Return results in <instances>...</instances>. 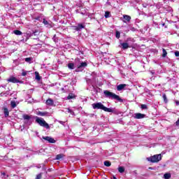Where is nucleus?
<instances>
[{
  "label": "nucleus",
  "instance_id": "nucleus-1",
  "mask_svg": "<svg viewBox=\"0 0 179 179\" xmlns=\"http://www.w3.org/2000/svg\"><path fill=\"white\" fill-rule=\"evenodd\" d=\"M103 94L105 97L108 99H112V100H117V101H119L120 103H124V99H121V97L113 92H111L108 90H104Z\"/></svg>",
  "mask_w": 179,
  "mask_h": 179
},
{
  "label": "nucleus",
  "instance_id": "nucleus-2",
  "mask_svg": "<svg viewBox=\"0 0 179 179\" xmlns=\"http://www.w3.org/2000/svg\"><path fill=\"white\" fill-rule=\"evenodd\" d=\"M92 107L94 110H96H96H103L106 113H114V110L104 106V105H103V103H101V102L93 103Z\"/></svg>",
  "mask_w": 179,
  "mask_h": 179
},
{
  "label": "nucleus",
  "instance_id": "nucleus-3",
  "mask_svg": "<svg viewBox=\"0 0 179 179\" xmlns=\"http://www.w3.org/2000/svg\"><path fill=\"white\" fill-rule=\"evenodd\" d=\"M147 160L151 163H159V162L162 160V154L151 156L150 157L147 158Z\"/></svg>",
  "mask_w": 179,
  "mask_h": 179
},
{
  "label": "nucleus",
  "instance_id": "nucleus-4",
  "mask_svg": "<svg viewBox=\"0 0 179 179\" xmlns=\"http://www.w3.org/2000/svg\"><path fill=\"white\" fill-rule=\"evenodd\" d=\"M36 122H37V124H38L41 127H43L44 128H46V129H50V125L48 123L45 122V120L43 119L36 117Z\"/></svg>",
  "mask_w": 179,
  "mask_h": 179
},
{
  "label": "nucleus",
  "instance_id": "nucleus-5",
  "mask_svg": "<svg viewBox=\"0 0 179 179\" xmlns=\"http://www.w3.org/2000/svg\"><path fill=\"white\" fill-rule=\"evenodd\" d=\"M8 82L11 83H20V80H19L15 77H10L9 79H8Z\"/></svg>",
  "mask_w": 179,
  "mask_h": 179
},
{
  "label": "nucleus",
  "instance_id": "nucleus-6",
  "mask_svg": "<svg viewBox=\"0 0 179 179\" xmlns=\"http://www.w3.org/2000/svg\"><path fill=\"white\" fill-rule=\"evenodd\" d=\"M146 117V115L142 114V113H136L134 118L136 120H142L143 118H145Z\"/></svg>",
  "mask_w": 179,
  "mask_h": 179
},
{
  "label": "nucleus",
  "instance_id": "nucleus-7",
  "mask_svg": "<svg viewBox=\"0 0 179 179\" xmlns=\"http://www.w3.org/2000/svg\"><path fill=\"white\" fill-rule=\"evenodd\" d=\"M82 29H85L83 24H78V26L74 27V30H76V31H79L80 30H82Z\"/></svg>",
  "mask_w": 179,
  "mask_h": 179
},
{
  "label": "nucleus",
  "instance_id": "nucleus-8",
  "mask_svg": "<svg viewBox=\"0 0 179 179\" xmlns=\"http://www.w3.org/2000/svg\"><path fill=\"white\" fill-rule=\"evenodd\" d=\"M86 66H87V62H82L81 63H80V64L77 65V68L78 69H80L82 68H86Z\"/></svg>",
  "mask_w": 179,
  "mask_h": 179
},
{
  "label": "nucleus",
  "instance_id": "nucleus-9",
  "mask_svg": "<svg viewBox=\"0 0 179 179\" xmlns=\"http://www.w3.org/2000/svg\"><path fill=\"white\" fill-rule=\"evenodd\" d=\"M127 87V84H120L117 86V92H121L123 89H124Z\"/></svg>",
  "mask_w": 179,
  "mask_h": 179
},
{
  "label": "nucleus",
  "instance_id": "nucleus-10",
  "mask_svg": "<svg viewBox=\"0 0 179 179\" xmlns=\"http://www.w3.org/2000/svg\"><path fill=\"white\" fill-rule=\"evenodd\" d=\"M43 24H45V26H46V27H48V29H51V27H52V25L50 22H48V21H47L45 18H43Z\"/></svg>",
  "mask_w": 179,
  "mask_h": 179
},
{
  "label": "nucleus",
  "instance_id": "nucleus-11",
  "mask_svg": "<svg viewBox=\"0 0 179 179\" xmlns=\"http://www.w3.org/2000/svg\"><path fill=\"white\" fill-rule=\"evenodd\" d=\"M121 45L123 50H128V48H129V45L128 44V43H121Z\"/></svg>",
  "mask_w": 179,
  "mask_h": 179
},
{
  "label": "nucleus",
  "instance_id": "nucleus-12",
  "mask_svg": "<svg viewBox=\"0 0 179 179\" xmlns=\"http://www.w3.org/2000/svg\"><path fill=\"white\" fill-rule=\"evenodd\" d=\"M72 99H76V95H75V94L73 93L69 94L67 96V100H71Z\"/></svg>",
  "mask_w": 179,
  "mask_h": 179
},
{
  "label": "nucleus",
  "instance_id": "nucleus-13",
  "mask_svg": "<svg viewBox=\"0 0 179 179\" xmlns=\"http://www.w3.org/2000/svg\"><path fill=\"white\" fill-rule=\"evenodd\" d=\"M46 104H47V106H53L54 105V100L49 98L46 101Z\"/></svg>",
  "mask_w": 179,
  "mask_h": 179
},
{
  "label": "nucleus",
  "instance_id": "nucleus-14",
  "mask_svg": "<svg viewBox=\"0 0 179 179\" xmlns=\"http://www.w3.org/2000/svg\"><path fill=\"white\" fill-rule=\"evenodd\" d=\"M3 113H4V117L7 118V117H9V110L7 108H3Z\"/></svg>",
  "mask_w": 179,
  "mask_h": 179
},
{
  "label": "nucleus",
  "instance_id": "nucleus-15",
  "mask_svg": "<svg viewBox=\"0 0 179 179\" xmlns=\"http://www.w3.org/2000/svg\"><path fill=\"white\" fill-rule=\"evenodd\" d=\"M22 118L27 121H29V120L31 119V117L29 115L24 114L22 115Z\"/></svg>",
  "mask_w": 179,
  "mask_h": 179
},
{
  "label": "nucleus",
  "instance_id": "nucleus-16",
  "mask_svg": "<svg viewBox=\"0 0 179 179\" xmlns=\"http://www.w3.org/2000/svg\"><path fill=\"white\" fill-rule=\"evenodd\" d=\"M123 18L124 19V20H126L127 22H131V16L128 15H123Z\"/></svg>",
  "mask_w": 179,
  "mask_h": 179
},
{
  "label": "nucleus",
  "instance_id": "nucleus-17",
  "mask_svg": "<svg viewBox=\"0 0 179 179\" xmlns=\"http://www.w3.org/2000/svg\"><path fill=\"white\" fill-rule=\"evenodd\" d=\"M14 34L16 36H22V33L20 30H14L13 31Z\"/></svg>",
  "mask_w": 179,
  "mask_h": 179
},
{
  "label": "nucleus",
  "instance_id": "nucleus-18",
  "mask_svg": "<svg viewBox=\"0 0 179 179\" xmlns=\"http://www.w3.org/2000/svg\"><path fill=\"white\" fill-rule=\"evenodd\" d=\"M64 156V154H59L56 156V160H61Z\"/></svg>",
  "mask_w": 179,
  "mask_h": 179
},
{
  "label": "nucleus",
  "instance_id": "nucleus-19",
  "mask_svg": "<svg viewBox=\"0 0 179 179\" xmlns=\"http://www.w3.org/2000/svg\"><path fill=\"white\" fill-rule=\"evenodd\" d=\"M32 34H33L34 36H40V31H39L38 29H35V30L33 31Z\"/></svg>",
  "mask_w": 179,
  "mask_h": 179
},
{
  "label": "nucleus",
  "instance_id": "nucleus-20",
  "mask_svg": "<svg viewBox=\"0 0 179 179\" xmlns=\"http://www.w3.org/2000/svg\"><path fill=\"white\" fill-rule=\"evenodd\" d=\"M35 75H36V80H41V76H40V74H38V72L36 71Z\"/></svg>",
  "mask_w": 179,
  "mask_h": 179
},
{
  "label": "nucleus",
  "instance_id": "nucleus-21",
  "mask_svg": "<svg viewBox=\"0 0 179 179\" xmlns=\"http://www.w3.org/2000/svg\"><path fill=\"white\" fill-rule=\"evenodd\" d=\"M162 57L163 58H166L167 57V51H166V49L163 48L162 49Z\"/></svg>",
  "mask_w": 179,
  "mask_h": 179
},
{
  "label": "nucleus",
  "instance_id": "nucleus-22",
  "mask_svg": "<svg viewBox=\"0 0 179 179\" xmlns=\"http://www.w3.org/2000/svg\"><path fill=\"white\" fill-rule=\"evenodd\" d=\"M68 68L69 69H73V68H75V64L73 63H69Z\"/></svg>",
  "mask_w": 179,
  "mask_h": 179
},
{
  "label": "nucleus",
  "instance_id": "nucleus-23",
  "mask_svg": "<svg viewBox=\"0 0 179 179\" xmlns=\"http://www.w3.org/2000/svg\"><path fill=\"white\" fill-rule=\"evenodd\" d=\"M162 97H163V99H164V103H169V100H167V96L166 95V94H162Z\"/></svg>",
  "mask_w": 179,
  "mask_h": 179
},
{
  "label": "nucleus",
  "instance_id": "nucleus-24",
  "mask_svg": "<svg viewBox=\"0 0 179 179\" xmlns=\"http://www.w3.org/2000/svg\"><path fill=\"white\" fill-rule=\"evenodd\" d=\"M104 166H106V167H110V166H111V162L109 161H105L103 162Z\"/></svg>",
  "mask_w": 179,
  "mask_h": 179
},
{
  "label": "nucleus",
  "instance_id": "nucleus-25",
  "mask_svg": "<svg viewBox=\"0 0 179 179\" xmlns=\"http://www.w3.org/2000/svg\"><path fill=\"white\" fill-rule=\"evenodd\" d=\"M118 171L119 173H124L125 171V168H124V166H119Z\"/></svg>",
  "mask_w": 179,
  "mask_h": 179
},
{
  "label": "nucleus",
  "instance_id": "nucleus-26",
  "mask_svg": "<svg viewBox=\"0 0 179 179\" xmlns=\"http://www.w3.org/2000/svg\"><path fill=\"white\" fill-rule=\"evenodd\" d=\"M164 178L165 179L171 178V174H170V173H165V174L164 175Z\"/></svg>",
  "mask_w": 179,
  "mask_h": 179
},
{
  "label": "nucleus",
  "instance_id": "nucleus-27",
  "mask_svg": "<svg viewBox=\"0 0 179 179\" xmlns=\"http://www.w3.org/2000/svg\"><path fill=\"white\" fill-rule=\"evenodd\" d=\"M38 115H41V117H44L47 115V112H38Z\"/></svg>",
  "mask_w": 179,
  "mask_h": 179
},
{
  "label": "nucleus",
  "instance_id": "nucleus-28",
  "mask_svg": "<svg viewBox=\"0 0 179 179\" xmlns=\"http://www.w3.org/2000/svg\"><path fill=\"white\" fill-rule=\"evenodd\" d=\"M48 142L49 143H55V139H54L53 138L50 137Z\"/></svg>",
  "mask_w": 179,
  "mask_h": 179
},
{
  "label": "nucleus",
  "instance_id": "nucleus-29",
  "mask_svg": "<svg viewBox=\"0 0 179 179\" xmlns=\"http://www.w3.org/2000/svg\"><path fill=\"white\" fill-rule=\"evenodd\" d=\"M32 59H33V58H31V57H27V58H25V62H29V64H31Z\"/></svg>",
  "mask_w": 179,
  "mask_h": 179
},
{
  "label": "nucleus",
  "instance_id": "nucleus-30",
  "mask_svg": "<svg viewBox=\"0 0 179 179\" xmlns=\"http://www.w3.org/2000/svg\"><path fill=\"white\" fill-rule=\"evenodd\" d=\"M10 104H11V108H15L16 107V102L15 101H12L10 102Z\"/></svg>",
  "mask_w": 179,
  "mask_h": 179
},
{
  "label": "nucleus",
  "instance_id": "nucleus-31",
  "mask_svg": "<svg viewBox=\"0 0 179 179\" xmlns=\"http://www.w3.org/2000/svg\"><path fill=\"white\" fill-rule=\"evenodd\" d=\"M105 17H106V19H108V17H110V12L109 11L105 12Z\"/></svg>",
  "mask_w": 179,
  "mask_h": 179
},
{
  "label": "nucleus",
  "instance_id": "nucleus-32",
  "mask_svg": "<svg viewBox=\"0 0 179 179\" xmlns=\"http://www.w3.org/2000/svg\"><path fill=\"white\" fill-rule=\"evenodd\" d=\"M142 110H148V106L146 104H141Z\"/></svg>",
  "mask_w": 179,
  "mask_h": 179
},
{
  "label": "nucleus",
  "instance_id": "nucleus-33",
  "mask_svg": "<svg viewBox=\"0 0 179 179\" xmlns=\"http://www.w3.org/2000/svg\"><path fill=\"white\" fill-rule=\"evenodd\" d=\"M121 37V33L120 31H116V38H120Z\"/></svg>",
  "mask_w": 179,
  "mask_h": 179
},
{
  "label": "nucleus",
  "instance_id": "nucleus-34",
  "mask_svg": "<svg viewBox=\"0 0 179 179\" xmlns=\"http://www.w3.org/2000/svg\"><path fill=\"white\" fill-rule=\"evenodd\" d=\"M41 177H43V173H39L36 176V179H41Z\"/></svg>",
  "mask_w": 179,
  "mask_h": 179
},
{
  "label": "nucleus",
  "instance_id": "nucleus-35",
  "mask_svg": "<svg viewBox=\"0 0 179 179\" xmlns=\"http://www.w3.org/2000/svg\"><path fill=\"white\" fill-rule=\"evenodd\" d=\"M27 75V71L22 70V76H26Z\"/></svg>",
  "mask_w": 179,
  "mask_h": 179
},
{
  "label": "nucleus",
  "instance_id": "nucleus-36",
  "mask_svg": "<svg viewBox=\"0 0 179 179\" xmlns=\"http://www.w3.org/2000/svg\"><path fill=\"white\" fill-rule=\"evenodd\" d=\"M43 139H44V141H47L48 142L49 139H50V136H43Z\"/></svg>",
  "mask_w": 179,
  "mask_h": 179
},
{
  "label": "nucleus",
  "instance_id": "nucleus-37",
  "mask_svg": "<svg viewBox=\"0 0 179 179\" xmlns=\"http://www.w3.org/2000/svg\"><path fill=\"white\" fill-rule=\"evenodd\" d=\"M175 55H176V57H179V51H176Z\"/></svg>",
  "mask_w": 179,
  "mask_h": 179
},
{
  "label": "nucleus",
  "instance_id": "nucleus-38",
  "mask_svg": "<svg viewBox=\"0 0 179 179\" xmlns=\"http://www.w3.org/2000/svg\"><path fill=\"white\" fill-rule=\"evenodd\" d=\"M1 174L3 177H5V176H6V173L5 172H1Z\"/></svg>",
  "mask_w": 179,
  "mask_h": 179
},
{
  "label": "nucleus",
  "instance_id": "nucleus-39",
  "mask_svg": "<svg viewBox=\"0 0 179 179\" xmlns=\"http://www.w3.org/2000/svg\"><path fill=\"white\" fill-rule=\"evenodd\" d=\"M40 19H41L40 16L35 17V20H40Z\"/></svg>",
  "mask_w": 179,
  "mask_h": 179
},
{
  "label": "nucleus",
  "instance_id": "nucleus-40",
  "mask_svg": "<svg viewBox=\"0 0 179 179\" xmlns=\"http://www.w3.org/2000/svg\"><path fill=\"white\" fill-rule=\"evenodd\" d=\"M176 106H179V101H176Z\"/></svg>",
  "mask_w": 179,
  "mask_h": 179
},
{
  "label": "nucleus",
  "instance_id": "nucleus-41",
  "mask_svg": "<svg viewBox=\"0 0 179 179\" xmlns=\"http://www.w3.org/2000/svg\"><path fill=\"white\" fill-rule=\"evenodd\" d=\"M68 111H69V113H71V114H72V110H71V109H68Z\"/></svg>",
  "mask_w": 179,
  "mask_h": 179
},
{
  "label": "nucleus",
  "instance_id": "nucleus-42",
  "mask_svg": "<svg viewBox=\"0 0 179 179\" xmlns=\"http://www.w3.org/2000/svg\"><path fill=\"white\" fill-rule=\"evenodd\" d=\"M59 124H65V122H62V121H59Z\"/></svg>",
  "mask_w": 179,
  "mask_h": 179
},
{
  "label": "nucleus",
  "instance_id": "nucleus-43",
  "mask_svg": "<svg viewBox=\"0 0 179 179\" xmlns=\"http://www.w3.org/2000/svg\"><path fill=\"white\" fill-rule=\"evenodd\" d=\"M148 169H149V170H153L152 167H149Z\"/></svg>",
  "mask_w": 179,
  "mask_h": 179
},
{
  "label": "nucleus",
  "instance_id": "nucleus-44",
  "mask_svg": "<svg viewBox=\"0 0 179 179\" xmlns=\"http://www.w3.org/2000/svg\"><path fill=\"white\" fill-rule=\"evenodd\" d=\"M152 75H155V72L151 71Z\"/></svg>",
  "mask_w": 179,
  "mask_h": 179
},
{
  "label": "nucleus",
  "instance_id": "nucleus-45",
  "mask_svg": "<svg viewBox=\"0 0 179 179\" xmlns=\"http://www.w3.org/2000/svg\"><path fill=\"white\" fill-rule=\"evenodd\" d=\"M113 179H117V178L115 176H113Z\"/></svg>",
  "mask_w": 179,
  "mask_h": 179
},
{
  "label": "nucleus",
  "instance_id": "nucleus-46",
  "mask_svg": "<svg viewBox=\"0 0 179 179\" xmlns=\"http://www.w3.org/2000/svg\"><path fill=\"white\" fill-rule=\"evenodd\" d=\"M124 23H126V22L124 20H123Z\"/></svg>",
  "mask_w": 179,
  "mask_h": 179
}]
</instances>
